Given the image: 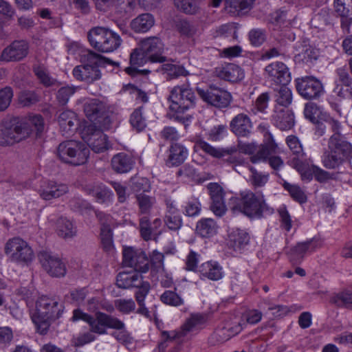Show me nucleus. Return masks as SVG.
Returning <instances> with one entry per match:
<instances>
[{
  "instance_id": "46",
  "label": "nucleus",
  "mask_w": 352,
  "mask_h": 352,
  "mask_svg": "<svg viewBox=\"0 0 352 352\" xmlns=\"http://www.w3.org/2000/svg\"><path fill=\"white\" fill-rule=\"evenodd\" d=\"M137 202L141 214H149L151 210L155 203V199L145 194H138L136 195Z\"/></svg>"
},
{
  "instance_id": "45",
  "label": "nucleus",
  "mask_w": 352,
  "mask_h": 352,
  "mask_svg": "<svg viewBox=\"0 0 352 352\" xmlns=\"http://www.w3.org/2000/svg\"><path fill=\"white\" fill-rule=\"evenodd\" d=\"M129 122L133 129L137 131L144 130L146 126V119L143 116L142 108L135 109L131 114Z\"/></svg>"
},
{
  "instance_id": "25",
  "label": "nucleus",
  "mask_w": 352,
  "mask_h": 352,
  "mask_svg": "<svg viewBox=\"0 0 352 352\" xmlns=\"http://www.w3.org/2000/svg\"><path fill=\"white\" fill-rule=\"evenodd\" d=\"M135 164V160L131 155L125 153H119L111 159L112 169L117 173H126L129 172Z\"/></svg>"
},
{
  "instance_id": "33",
  "label": "nucleus",
  "mask_w": 352,
  "mask_h": 352,
  "mask_svg": "<svg viewBox=\"0 0 352 352\" xmlns=\"http://www.w3.org/2000/svg\"><path fill=\"white\" fill-rule=\"evenodd\" d=\"M195 147L202 150L206 153L216 158H221L226 156V155H231L234 153H236L238 149L234 146H232L227 149L216 148L211 146L210 144L203 140L197 141L195 143Z\"/></svg>"
},
{
  "instance_id": "28",
  "label": "nucleus",
  "mask_w": 352,
  "mask_h": 352,
  "mask_svg": "<svg viewBox=\"0 0 352 352\" xmlns=\"http://www.w3.org/2000/svg\"><path fill=\"white\" fill-rule=\"evenodd\" d=\"M58 124L63 135H70L76 129L78 119L76 113L70 110L63 111L58 116Z\"/></svg>"
},
{
  "instance_id": "17",
  "label": "nucleus",
  "mask_w": 352,
  "mask_h": 352,
  "mask_svg": "<svg viewBox=\"0 0 352 352\" xmlns=\"http://www.w3.org/2000/svg\"><path fill=\"white\" fill-rule=\"evenodd\" d=\"M69 191L67 184L54 180H44L41 182L38 192L40 197L46 201L57 199Z\"/></svg>"
},
{
  "instance_id": "23",
  "label": "nucleus",
  "mask_w": 352,
  "mask_h": 352,
  "mask_svg": "<svg viewBox=\"0 0 352 352\" xmlns=\"http://www.w3.org/2000/svg\"><path fill=\"white\" fill-rule=\"evenodd\" d=\"M232 131L239 137H247L252 129L250 118L244 113H239L234 116L230 122Z\"/></svg>"
},
{
  "instance_id": "51",
  "label": "nucleus",
  "mask_w": 352,
  "mask_h": 352,
  "mask_svg": "<svg viewBox=\"0 0 352 352\" xmlns=\"http://www.w3.org/2000/svg\"><path fill=\"white\" fill-rule=\"evenodd\" d=\"M161 301L168 305L179 307L184 304V300L175 292L165 291L160 296Z\"/></svg>"
},
{
  "instance_id": "30",
  "label": "nucleus",
  "mask_w": 352,
  "mask_h": 352,
  "mask_svg": "<svg viewBox=\"0 0 352 352\" xmlns=\"http://www.w3.org/2000/svg\"><path fill=\"white\" fill-rule=\"evenodd\" d=\"M155 24V18L150 13H144L138 15L131 22V29L138 33L146 32Z\"/></svg>"
},
{
  "instance_id": "49",
  "label": "nucleus",
  "mask_w": 352,
  "mask_h": 352,
  "mask_svg": "<svg viewBox=\"0 0 352 352\" xmlns=\"http://www.w3.org/2000/svg\"><path fill=\"white\" fill-rule=\"evenodd\" d=\"M162 70L167 74L171 78L179 76H186L189 72L182 65L166 63L162 65Z\"/></svg>"
},
{
  "instance_id": "47",
  "label": "nucleus",
  "mask_w": 352,
  "mask_h": 352,
  "mask_svg": "<svg viewBox=\"0 0 352 352\" xmlns=\"http://www.w3.org/2000/svg\"><path fill=\"white\" fill-rule=\"evenodd\" d=\"M140 231L141 236L145 241H149L157 235L155 232L152 224L147 217H143L140 219Z\"/></svg>"
},
{
  "instance_id": "29",
  "label": "nucleus",
  "mask_w": 352,
  "mask_h": 352,
  "mask_svg": "<svg viewBox=\"0 0 352 352\" xmlns=\"http://www.w3.org/2000/svg\"><path fill=\"white\" fill-rule=\"evenodd\" d=\"M200 275L212 280H219L223 276L222 267L216 261L204 263L199 267Z\"/></svg>"
},
{
  "instance_id": "9",
  "label": "nucleus",
  "mask_w": 352,
  "mask_h": 352,
  "mask_svg": "<svg viewBox=\"0 0 352 352\" xmlns=\"http://www.w3.org/2000/svg\"><path fill=\"white\" fill-rule=\"evenodd\" d=\"M168 100L170 109L180 113L195 107L196 97L192 89L184 85L175 86L170 90Z\"/></svg>"
},
{
  "instance_id": "42",
  "label": "nucleus",
  "mask_w": 352,
  "mask_h": 352,
  "mask_svg": "<svg viewBox=\"0 0 352 352\" xmlns=\"http://www.w3.org/2000/svg\"><path fill=\"white\" fill-rule=\"evenodd\" d=\"M104 105L96 99L87 102L84 105V111L86 116L90 120H95L104 111Z\"/></svg>"
},
{
  "instance_id": "63",
  "label": "nucleus",
  "mask_w": 352,
  "mask_h": 352,
  "mask_svg": "<svg viewBox=\"0 0 352 352\" xmlns=\"http://www.w3.org/2000/svg\"><path fill=\"white\" fill-rule=\"evenodd\" d=\"M335 7L339 15H350L352 13V0H335Z\"/></svg>"
},
{
  "instance_id": "6",
  "label": "nucleus",
  "mask_w": 352,
  "mask_h": 352,
  "mask_svg": "<svg viewBox=\"0 0 352 352\" xmlns=\"http://www.w3.org/2000/svg\"><path fill=\"white\" fill-rule=\"evenodd\" d=\"M87 38L94 49L103 53L116 51L122 43L120 36L117 32L102 26L91 28L87 33Z\"/></svg>"
},
{
  "instance_id": "48",
  "label": "nucleus",
  "mask_w": 352,
  "mask_h": 352,
  "mask_svg": "<svg viewBox=\"0 0 352 352\" xmlns=\"http://www.w3.org/2000/svg\"><path fill=\"white\" fill-rule=\"evenodd\" d=\"M251 175L249 182L254 188L263 187L269 180V174L257 171L254 167H250Z\"/></svg>"
},
{
  "instance_id": "5",
  "label": "nucleus",
  "mask_w": 352,
  "mask_h": 352,
  "mask_svg": "<svg viewBox=\"0 0 352 352\" xmlns=\"http://www.w3.org/2000/svg\"><path fill=\"white\" fill-rule=\"evenodd\" d=\"M80 58L82 64L73 69L74 77L89 84L100 80L102 74L99 67L104 66L105 58L93 51L86 50L82 52Z\"/></svg>"
},
{
  "instance_id": "36",
  "label": "nucleus",
  "mask_w": 352,
  "mask_h": 352,
  "mask_svg": "<svg viewBox=\"0 0 352 352\" xmlns=\"http://www.w3.org/2000/svg\"><path fill=\"white\" fill-rule=\"evenodd\" d=\"M87 191L99 203H106L113 199V193L103 184H94L87 188Z\"/></svg>"
},
{
  "instance_id": "14",
  "label": "nucleus",
  "mask_w": 352,
  "mask_h": 352,
  "mask_svg": "<svg viewBox=\"0 0 352 352\" xmlns=\"http://www.w3.org/2000/svg\"><path fill=\"white\" fill-rule=\"evenodd\" d=\"M197 91L203 100L219 108L228 107L232 100L228 91L212 86L207 90L197 88Z\"/></svg>"
},
{
  "instance_id": "58",
  "label": "nucleus",
  "mask_w": 352,
  "mask_h": 352,
  "mask_svg": "<svg viewBox=\"0 0 352 352\" xmlns=\"http://www.w3.org/2000/svg\"><path fill=\"white\" fill-rule=\"evenodd\" d=\"M13 97L11 87H6L0 89V112L4 111L10 106Z\"/></svg>"
},
{
  "instance_id": "62",
  "label": "nucleus",
  "mask_w": 352,
  "mask_h": 352,
  "mask_svg": "<svg viewBox=\"0 0 352 352\" xmlns=\"http://www.w3.org/2000/svg\"><path fill=\"white\" fill-rule=\"evenodd\" d=\"M311 23L315 28L323 29L324 26L329 23L327 11L322 10L320 12L316 14L312 18Z\"/></svg>"
},
{
  "instance_id": "40",
  "label": "nucleus",
  "mask_w": 352,
  "mask_h": 352,
  "mask_svg": "<svg viewBox=\"0 0 352 352\" xmlns=\"http://www.w3.org/2000/svg\"><path fill=\"white\" fill-rule=\"evenodd\" d=\"M275 106L287 109L292 102V93L286 85H282L275 93Z\"/></svg>"
},
{
  "instance_id": "7",
  "label": "nucleus",
  "mask_w": 352,
  "mask_h": 352,
  "mask_svg": "<svg viewBox=\"0 0 352 352\" xmlns=\"http://www.w3.org/2000/svg\"><path fill=\"white\" fill-rule=\"evenodd\" d=\"M278 145L274 142L272 135L266 131L264 133L263 143L259 146L258 152L250 157L252 163L267 162L270 167L276 172L284 166V162L280 157L276 155Z\"/></svg>"
},
{
  "instance_id": "4",
  "label": "nucleus",
  "mask_w": 352,
  "mask_h": 352,
  "mask_svg": "<svg viewBox=\"0 0 352 352\" xmlns=\"http://www.w3.org/2000/svg\"><path fill=\"white\" fill-rule=\"evenodd\" d=\"M63 309V304L56 299L47 296L40 297L31 316L38 331L41 334H45L51 323L61 316Z\"/></svg>"
},
{
  "instance_id": "55",
  "label": "nucleus",
  "mask_w": 352,
  "mask_h": 352,
  "mask_svg": "<svg viewBox=\"0 0 352 352\" xmlns=\"http://www.w3.org/2000/svg\"><path fill=\"white\" fill-rule=\"evenodd\" d=\"M286 143L291 152L296 157L305 155L302 144L298 137L292 135L287 136Z\"/></svg>"
},
{
  "instance_id": "50",
  "label": "nucleus",
  "mask_w": 352,
  "mask_h": 352,
  "mask_svg": "<svg viewBox=\"0 0 352 352\" xmlns=\"http://www.w3.org/2000/svg\"><path fill=\"white\" fill-rule=\"evenodd\" d=\"M331 302L338 307L352 309V292L346 290L336 294Z\"/></svg>"
},
{
  "instance_id": "32",
  "label": "nucleus",
  "mask_w": 352,
  "mask_h": 352,
  "mask_svg": "<svg viewBox=\"0 0 352 352\" xmlns=\"http://www.w3.org/2000/svg\"><path fill=\"white\" fill-rule=\"evenodd\" d=\"M142 275L136 272H122L116 278V285L118 287L128 289L140 285Z\"/></svg>"
},
{
  "instance_id": "19",
  "label": "nucleus",
  "mask_w": 352,
  "mask_h": 352,
  "mask_svg": "<svg viewBox=\"0 0 352 352\" xmlns=\"http://www.w3.org/2000/svg\"><path fill=\"white\" fill-rule=\"evenodd\" d=\"M148 62H150V59L138 47L131 53L130 66L126 67L125 72L132 76L146 75L150 73L149 69H140L138 67L143 66Z\"/></svg>"
},
{
  "instance_id": "13",
  "label": "nucleus",
  "mask_w": 352,
  "mask_h": 352,
  "mask_svg": "<svg viewBox=\"0 0 352 352\" xmlns=\"http://www.w3.org/2000/svg\"><path fill=\"white\" fill-rule=\"evenodd\" d=\"M264 76L269 82L276 85H287L292 79L287 66L279 61L267 65L264 69Z\"/></svg>"
},
{
  "instance_id": "8",
  "label": "nucleus",
  "mask_w": 352,
  "mask_h": 352,
  "mask_svg": "<svg viewBox=\"0 0 352 352\" xmlns=\"http://www.w3.org/2000/svg\"><path fill=\"white\" fill-rule=\"evenodd\" d=\"M89 148L80 142L68 140L60 143L58 147V155L64 162L79 166L86 162Z\"/></svg>"
},
{
  "instance_id": "24",
  "label": "nucleus",
  "mask_w": 352,
  "mask_h": 352,
  "mask_svg": "<svg viewBox=\"0 0 352 352\" xmlns=\"http://www.w3.org/2000/svg\"><path fill=\"white\" fill-rule=\"evenodd\" d=\"M188 155V149L182 144H173L168 150V155L166 161L168 166H178L183 164Z\"/></svg>"
},
{
  "instance_id": "60",
  "label": "nucleus",
  "mask_w": 352,
  "mask_h": 352,
  "mask_svg": "<svg viewBox=\"0 0 352 352\" xmlns=\"http://www.w3.org/2000/svg\"><path fill=\"white\" fill-rule=\"evenodd\" d=\"M116 308L122 314H129L135 308V302L132 299H118L115 300Z\"/></svg>"
},
{
  "instance_id": "38",
  "label": "nucleus",
  "mask_w": 352,
  "mask_h": 352,
  "mask_svg": "<svg viewBox=\"0 0 352 352\" xmlns=\"http://www.w3.org/2000/svg\"><path fill=\"white\" fill-rule=\"evenodd\" d=\"M86 142L88 146L96 153L103 152L108 148L106 135L101 131L92 133Z\"/></svg>"
},
{
  "instance_id": "18",
  "label": "nucleus",
  "mask_w": 352,
  "mask_h": 352,
  "mask_svg": "<svg viewBox=\"0 0 352 352\" xmlns=\"http://www.w3.org/2000/svg\"><path fill=\"white\" fill-rule=\"evenodd\" d=\"M28 42L23 40L14 41L3 50L1 59L6 62L19 61L28 55Z\"/></svg>"
},
{
  "instance_id": "26",
  "label": "nucleus",
  "mask_w": 352,
  "mask_h": 352,
  "mask_svg": "<svg viewBox=\"0 0 352 352\" xmlns=\"http://www.w3.org/2000/svg\"><path fill=\"white\" fill-rule=\"evenodd\" d=\"M303 157H293L289 161V164L299 173L302 180L310 182L313 178V168L314 165L310 164Z\"/></svg>"
},
{
  "instance_id": "27",
  "label": "nucleus",
  "mask_w": 352,
  "mask_h": 352,
  "mask_svg": "<svg viewBox=\"0 0 352 352\" xmlns=\"http://www.w3.org/2000/svg\"><path fill=\"white\" fill-rule=\"evenodd\" d=\"M55 230L58 236L65 239L73 238L77 233V228L74 223L64 217L57 219L55 223Z\"/></svg>"
},
{
  "instance_id": "21",
  "label": "nucleus",
  "mask_w": 352,
  "mask_h": 352,
  "mask_svg": "<svg viewBox=\"0 0 352 352\" xmlns=\"http://www.w3.org/2000/svg\"><path fill=\"white\" fill-rule=\"evenodd\" d=\"M272 121L274 124L282 131L291 129L295 124L293 112L279 106H274Z\"/></svg>"
},
{
  "instance_id": "22",
  "label": "nucleus",
  "mask_w": 352,
  "mask_h": 352,
  "mask_svg": "<svg viewBox=\"0 0 352 352\" xmlns=\"http://www.w3.org/2000/svg\"><path fill=\"white\" fill-rule=\"evenodd\" d=\"M215 75L224 80L236 82L244 78L243 70L238 65L228 63L215 68Z\"/></svg>"
},
{
  "instance_id": "20",
  "label": "nucleus",
  "mask_w": 352,
  "mask_h": 352,
  "mask_svg": "<svg viewBox=\"0 0 352 352\" xmlns=\"http://www.w3.org/2000/svg\"><path fill=\"white\" fill-rule=\"evenodd\" d=\"M97 324L94 327V332L98 334L107 333L106 328L122 330L124 329V323L118 318L107 315L104 313L97 311Z\"/></svg>"
},
{
  "instance_id": "56",
  "label": "nucleus",
  "mask_w": 352,
  "mask_h": 352,
  "mask_svg": "<svg viewBox=\"0 0 352 352\" xmlns=\"http://www.w3.org/2000/svg\"><path fill=\"white\" fill-rule=\"evenodd\" d=\"M34 72L40 82L45 87H50L54 85L56 80L51 77L47 71L41 66H37L34 68Z\"/></svg>"
},
{
  "instance_id": "53",
  "label": "nucleus",
  "mask_w": 352,
  "mask_h": 352,
  "mask_svg": "<svg viewBox=\"0 0 352 352\" xmlns=\"http://www.w3.org/2000/svg\"><path fill=\"white\" fill-rule=\"evenodd\" d=\"M304 114L305 118L309 119L311 122L320 123L319 120L322 116V111L316 104L312 102L306 104Z\"/></svg>"
},
{
  "instance_id": "3",
  "label": "nucleus",
  "mask_w": 352,
  "mask_h": 352,
  "mask_svg": "<svg viewBox=\"0 0 352 352\" xmlns=\"http://www.w3.org/2000/svg\"><path fill=\"white\" fill-rule=\"evenodd\" d=\"M231 204L232 210H238L250 218H261L274 212V209L265 202L263 195L250 190L240 192L239 197L231 199Z\"/></svg>"
},
{
  "instance_id": "41",
  "label": "nucleus",
  "mask_w": 352,
  "mask_h": 352,
  "mask_svg": "<svg viewBox=\"0 0 352 352\" xmlns=\"http://www.w3.org/2000/svg\"><path fill=\"white\" fill-rule=\"evenodd\" d=\"M283 186L291 197L296 202L302 204L307 202V196L305 191L298 185L284 182Z\"/></svg>"
},
{
  "instance_id": "44",
  "label": "nucleus",
  "mask_w": 352,
  "mask_h": 352,
  "mask_svg": "<svg viewBox=\"0 0 352 352\" xmlns=\"http://www.w3.org/2000/svg\"><path fill=\"white\" fill-rule=\"evenodd\" d=\"M175 7L188 14H196L199 10L197 0H174Z\"/></svg>"
},
{
  "instance_id": "31",
  "label": "nucleus",
  "mask_w": 352,
  "mask_h": 352,
  "mask_svg": "<svg viewBox=\"0 0 352 352\" xmlns=\"http://www.w3.org/2000/svg\"><path fill=\"white\" fill-rule=\"evenodd\" d=\"M322 245L320 239L314 237L304 242L298 243L292 250L294 254L302 258L306 254H310L320 249Z\"/></svg>"
},
{
  "instance_id": "1",
  "label": "nucleus",
  "mask_w": 352,
  "mask_h": 352,
  "mask_svg": "<svg viewBox=\"0 0 352 352\" xmlns=\"http://www.w3.org/2000/svg\"><path fill=\"white\" fill-rule=\"evenodd\" d=\"M32 127L38 134L44 129L43 119L40 115H34L28 120L12 118L0 123V145L10 146L28 138Z\"/></svg>"
},
{
  "instance_id": "54",
  "label": "nucleus",
  "mask_w": 352,
  "mask_h": 352,
  "mask_svg": "<svg viewBox=\"0 0 352 352\" xmlns=\"http://www.w3.org/2000/svg\"><path fill=\"white\" fill-rule=\"evenodd\" d=\"M72 321L82 320L88 323L90 326V329L94 331V325L97 324V312L96 313V318L92 316L85 313L82 310L77 309L73 311V316L72 318Z\"/></svg>"
},
{
  "instance_id": "10",
  "label": "nucleus",
  "mask_w": 352,
  "mask_h": 352,
  "mask_svg": "<svg viewBox=\"0 0 352 352\" xmlns=\"http://www.w3.org/2000/svg\"><path fill=\"white\" fill-rule=\"evenodd\" d=\"M5 252L11 261L19 263H28L34 258V252L31 247L19 237H14L8 241Z\"/></svg>"
},
{
  "instance_id": "35",
  "label": "nucleus",
  "mask_w": 352,
  "mask_h": 352,
  "mask_svg": "<svg viewBox=\"0 0 352 352\" xmlns=\"http://www.w3.org/2000/svg\"><path fill=\"white\" fill-rule=\"evenodd\" d=\"M255 0H226V10L233 15H239L249 11Z\"/></svg>"
},
{
  "instance_id": "16",
  "label": "nucleus",
  "mask_w": 352,
  "mask_h": 352,
  "mask_svg": "<svg viewBox=\"0 0 352 352\" xmlns=\"http://www.w3.org/2000/svg\"><path fill=\"white\" fill-rule=\"evenodd\" d=\"M38 258L44 270L50 276L63 277L66 274L65 264L58 256L47 252H41Z\"/></svg>"
},
{
  "instance_id": "34",
  "label": "nucleus",
  "mask_w": 352,
  "mask_h": 352,
  "mask_svg": "<svg viewBox=\"0 0 352 352\" xmlns=\"http://www.w3.org/2000/svg\"><path fill=\"white\" fill-rule=\"evenodd\" d=\"M250 236L248 232L241 229L233 230L229 234L230 246L235 251H241L249 243Z\"/></svg>"
},
{
  "instance_id": "11",
  "label": "nucleus",
  "mask_w": 352,
  "mask_h": 352,
  "mask_svg": "<svg viewBox=\"0 0 352 352\" xmlns=\"http://www.w3.org/2000/svg\"><path fill=\"white\" fill-rule=\"evenodd\" d=\"M123 263L139 274L146 272L149 269L148 260L145 252L141 249L131 247L124 249Z\"/></svg>"
},
{
  "instance_id": "59",
  "label": "nucleus",
  "mask_w": 352,
  "mask_h": 352,
  "mask_svg": "<svg viewBox=\"0 0 352 352\" xmlns=\"http://www.w3.org/2000/svg\"><path fill=\"white\" fill-rule=\"evenodd\" d=\"M74 87L66 86L60 88L56 94V98L61 105H65L69 101V98L75 93Z\"/></svg>"
},
{
  "instance_id": "43",
  "label": "nucleus",
  "mask_w": 352,
  "mask_h": 352,
  "mask_svg": "<svg viewBox=\"0 0 352 352\" xmlns=\"http://www.w3.org/2000/svg\"><path fill=\"white\" fill-rule=\"evenodd\" d=\"M116 12L121 17L131 14L136 7L135 0H116L114 2Z\"/></svg>"
},
{
  "instance_id": "15",
  "label": "nucleus",
  "mask_w": 352,
  "mask_h": 352,
  "mask_svg": "<svg viewBox=\"0 0 352 352\" xmlns=\"http://www.w3.org/2000/svg\"><path fill=\"white\" fill-rule=\"evenodd\" d=\"M139 47L148 56L151 63H164L166 60V57L163 56L164 44L158 37H148L142 40Z\"/></svg>"
},
{
  "instance_id": "61",
  "label": "nucleus",
  "mask_w": 352,
  "mask_h": 352,
  "mask_svg": "<svg viewBox=\"0 0 352 352\" xmlns=\"http://www.w3.org/2000/svg\"><path fill=\"white\" fill-rule=\"evenodd\" d=\"M185 214L188 217H195L199 214L201 205L198 199L192 198L189 200L185 206Z\"/></svg>"
},
{
  "instance_id": "37",
  "label": "nucleus",
  "mask_w": 352,
  "mask_h": 352,
  "mask_svg": "<svg viewBox=\"0 0 352 352\" xmlns=\"http://www.w3.org/2000/svg\"><path fill=\"white\" fill-rule=\"evenodd\" d=\"M218 226L214 219L206 218L200 219L196 226L197 232L202 237H209L217 233Z\"/></svg>"
},
{
  "instance_id": "39",
  "label": "nucleus",
  "mask_w": 352,
  "mask_h": 352,
  "mask_svg": "<svg viewBox=\"0 0 352 352\" xmlns=\"http://www.w3.org/2000/svg\"><path fill=\"white\" fill-rule=\"evenodd\" d=\"M296 51L295 59L298 62L309 63L317 59V52L306 43L296 49Z\"/></svg>"
},
{
  "instance_id": "57",
  "label": "nucleus",
  "mask_w": 352,
  "mask_h": 352,
  "mask_svg": "<svg viewBox=\"0 0 352 352\" xmlns=\"http://www.w3.org/2000/svg\"><path fill=\"white\" fill-rule=\"evenodd\" d=\"M100 239L102 247L105 251L112 250L113 232L111 228L104 227L100 228Z\"/></svg>"
},
{
  "instance_id": "12",
  "label": "nucleus",
  "mask_w": 352,
  "mask_h": 352,
  "mask_svg": "<svg viewBox=\"0 0 352 352\" xmlns=\"http://www.w3.org/2000/svg\"><path fill=\"white\" fill-rule=\"evenodd\" d=\"M296 87L298 94L307 100L316 99L324 92L322 82L312 76L297 78Z\"/></svg>"
},
{
  "instance_id": "2",
  "label": "nucleus",
  "mask_w": 352,
  "mask_h": 352,
  "mask_svg": "<svg viewBox=\"0 0 352 352\" xmlns=\"http://www.w3.org/2000/svg\"><path fill=\"white\" fill-rule=\"evenodd\" d=\"M352 158V145L340 133L329 139L327 148L322 156V164L327 169H337Z\"/></svg>"
},
{
  "instance_id": "52",
  "label": "nucleus",
  "mask_w": 352,
  "mask_h": 352,
  "mask_svg": "<svg viewBox=\"0 0 352 352\" xmlns=\"http://www.w3.org/2000/svg\"><path fill=\"white\" fill-rule=\"evenodd\" d=\"M206 319V316L201 314H191L184 324V329L186 331H190L204 324Z\"/></svg>"
},
{
  "instance_id": "64",
  "label": "nucleus",
  "mask_w": 352,
  "mask_h": 352,
  "mask_svg": "<svg viewBox=\"0 0 352 352\" xmlns=\"http://www.w3.org/2000/svg\"><path fill=\"white\" fill-rule=\"evenodd\" d=\"M176 28L181 34L186 36H192L196 32L195 28L186 20L177 21Z\"/></svg>"
}]
</instances>
